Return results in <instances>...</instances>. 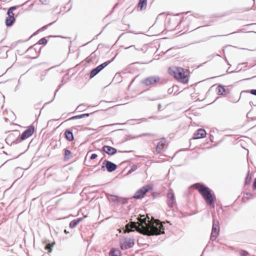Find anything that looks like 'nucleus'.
<instances>
[{"mask_svg":"<svg viewBox=\"0 0 256 256\" xmlns=\"http://www.w3.org/2000/svg\"><path fill=\"white\" fill-rule=\"evenodd\" d=\"M240 256H247L248 254V252L244 250H241L240 252Z\"/></svg>","mask_w":256,"mask_h":256,"instance_id":"nucleus-28","label":"nucleus"},{"mask_svg":"<svg viewBox=\"0 0 256 256\" xmlns=\"http://www.w3.org/2000/svg\"><path fill=\"white\" fill-rule=\"evenodd\" d=\"M147 0H140L138 4V7L140 10H142L144 6L146 4Z\"/></svg>","mask_w":256,"mask_h":256,"instance_id":"nucleus-23","label":"nucleus"},{"mask_svg":"<svg viewBox=\"0 0 256 256\" xmlns=\"http://www.w3.org/2000/svg\"><path fill=\"white\" fill-rule=\"evenodd\" d=\"M48 42V40L46 38H43L41 39H40L38 42V44L41 45V44H46Z\"/></svg>","mask_w":256,"mask_h":256,"instance_id":"nucleus-24","label":"nucleus"},{"mask_svg":"<svg viewBox=\"0 0 256 256\" xmlns=\"http://www.w3.org/2000/svg\"><path fill=\"white\" fill-rule=\"evenodd\" d=\"M90 116V114L86 113L84 114L80 115L75 116H74L71 117L69 120H76V119H80L86 116Z\"/></svg>","mask_w":256,"mask_h":256,"instance_id":"nucleus-18","label":"nucleus"},{"mask_svg":"<svg viewBox=\"0 0 256 256\" xmlns=\"http://www.w3.org/2000/svg\"><path fill=\"white\" fill-rule=\"evenodd\" d=\"M248 92V91H242V92Z\"/></svg>","mask_w":256,"mask_h":256,"instance_id":"nucleus-48","label":"nucleus"},{"mask_svg":"<svg viewBox=\"0 0 256 256\" xmlns=\"http://www.w3.org/2000/svg\"><path fill=\"white\" fill-rule=\"evenodd\" d=\"M159 76H154L146 78L145 79L142 80V82L144 84L148 86L156 83V82L159 81Z\"/></svg>","mask_w":256,"mask_h":256,"instance_id":"nucleus-7","label":"nucleus"},{"mask_svg":"<svg viewBox=\"0 0 256 256\" xmlns=\"http://www.w3.org/2000/svg\"><path fill=\"white\" fill-rule=\"evenodd\" d=\"M110 102H108L105 100H102L99 103L98 106L102 108V110H106L107 109H108L109 108H110L111 107H108L106 106V105L110 103Z\"/></svg>","mask_w":256,"mask_h":256,"instance_id":"nucleus-16","label":"nucleus"},{"mask_svg":"<svg viewBox=\"0 0 256 256\" xmlns=\"http://www.w3.org/2000/svg\"><path fill=\"white\" fill-rule=\"evenodd\" d=\"M138 225L134 222L126 224L124 233H130L134 231V228L137 232L144 235L154 236L164 234L163 224L159 220H154L153 221L148 220L144 216L138 218Z\"/></svg>","mask_w":256,"mask_h":256,"instance_id":"nucleus-1","label":"nucleus"},{"mask_svg":"<svg viewBox=\"0 0 256 256\" xmlns=\"http://www.w3.org/2000/svg\"><path fill=\"white\" fill-rule=\"evenodd\" d=\"M40 1L44 4H46L48 0H40Z\"/></svg>","mask_w":256,"mask_h":256,"instance_id":"nucleus-35","label":"nucleus"},{"mask_svg":"<svg viewBox=\"0 0 256 256\" xmlns=\"http://www.w3.org/2000/svg\"><path fill=\"white\" fill-rule=\"evenodd\" d=\"M114 58H112V60L106 61V62L102 64H101L98 66L97 67L98 68L99 70L100 71H101L104 68H105L107 66H108L111 62H112Z\"/></svg>","mask_w":256,"mask_h":256,"instance_id":"nucleus-17","label":"nucleus"},{"mask_svg":"<svg viewBox=\"0 0 256 256\" xmlns=\"http://www.w3.org/2000/svg\"><path fill=\"white\" fill-rule=\"evenodd\" d=\"M34 128L33 126H29L26 130H25L22 134L20 139L24 140L30 136L34 132Z\"/></svg>","mask_w":256,"mask_h":256,"instance_id":"nucleus-8","label":"nucleus"},{"mask_svg":"<svg viewBox=\"0 0 256 256\" xmlns=\"http://www.w3.org/2000/svg\"><path fill=\"white\" fill-rule=\"evenodd\" d=\"M16 9V8L15 6H12L8 8V10L10 12H12Z\"/></svg>","mask_w":256,"mask_h":256,"instance_id":"nucleus-34","label":"nucleus"},{"mask_svg":"<svg viewBox=\"0 0 256 256\" xmlns=\"http://www.w3.org/2000/svg\"><path fill=\"white\" fill-rule=\"evenodd\" d=\"M253 186L254 188H256V178L254 179V181L253 184Z\"/></svg>","mask_w":256,"mask_h":256,"instance_id":"nucleus-38","label":"nucleus"},{"mask_svg":"<svg viewBox=\"0 0 256 256\" xmlns=\"http://www.w3.org/2000/svg\"><path fill=\"white\" fill-rule=\"evenodd\" d=\"M210 141L212 142H213V140H213V138H214V136H210Z\"/></svg>","mask_w":256,"mask_h":256,"instance_id":"nucleus-40","label":"nucleus"},{"mask_svg":"<svg viewBox=\"0 0 256 256\" xmlns=\"http://www.w3.org/2000/svg\"><path fill=\"white\" fill-rule=\"evenodd\" d=\"M250 92L252 95L256 96V90H251Z\"/></svg>","mask_w":256,"mask_h":256,"instance_id":"nucleus-31","label":"nucleus"},{"mask_svg":"<svg viewBox=\"0 0 256 256\" xmlns=\"http://www.w3.org/2000/svg\"><path fill=\"white\" fill-rule=\"evenodd\" d=\"M83 220H84L83 218H80L77 219H75V220H76V222H77L78 224H79L80 222L82 221Z\"/></svg>","mask_w":256,"mask_h":256,"instance_id":"nucleus-30","label":"nucleus"},{"mask_svg":"<svg viewBox=\"0 0 256 256\" xmlns=\"http://www.w3.org/2000/svg\"><path fill=\"white\" fill-rule=\"evenodd\" d=\"M104 165L106 166V170L110 172L114 171L117 168L116 164L107 160H104Z\"/></svg>","mask_w":256,"mask_h":256,"instance_id":"nucleus-9","label":"nucleus"},{"mask_svg":"<svg viewBox=\"0 0 256 256\" xmlns=\"http://www.w3.org/2000/svg\"><path fill=\"white\" fill-rule=\"evenodd\" d=\"M152 134H149V133H144V134H142V135H140V136H152Z\"/></svg>","mask_w":256,"mask_h":256,"instance_id":"nucleus-37","label":"nucleus"},{"mask_svg":"<svg viewBox=\"0 0 256 256\" xmlns=\"http://www.w3.org/2000/svg\"><path fill=\"white\" fill-rule=\"evenodd\" d=\"M216 90H218V94L219 95H223L224 93L225 92L226 90L224 86L222 85H219L217 88Z\"/></svg>","mask_w":256,"mask_h":256,"instance_id":"nucleus-20","label":"nucleus"},{"mask_svg":"<svg viewBox=\"0 0 256 256\" xmlns=\"http://www.w3.org/2000/svg\"><path fill=\"white\" fill-rule=\"evenodd\" d=\"M72 152H71L68 150H65V154H64V160H69L70 158Z\"/></svg>","mask_w":256,"mask_h":256,"instance_id":"nucleus-22","label":"nucleus"},{"mask_svg":"<svg viewBox=\"0 0 256 256\" xmlns=\"http://www.w3.org/2000/svg\"><path fill=\"white\" fill-rule=\"evenodd\" d=\"M150 189H152V186L150 184L142 186L134 193V198L135 199H140L144 198V194Z\"/></svg>","mask_w":256,"mask_h":256,"instance_id":"nucleus-4","label":"nucleus"},{"mask_svg":"<svg viewBox=\"0 0 256 256\" xmlns=\"http://www.w3.org/2000/svg\"><path fill=\"white\" fill-rule=\"evenodd\" d=\"M134 244L133 238H124L120 242L121 248L123 250L132 248Z\"/></svg>","mask_w":256,"mask_h":256,"instance_id":"nucleus-6","label":"nucleus"},{"mask_svg":"<svg viewBox=\"0 0 256 256\" xmlns=\"http://www.w3.org/2000/svg\"><path fill=\"white\" fill-rule=\"evenodd\" d=\"M135 168H132L130 170H129L128 173H131L132 172L135 170Z\"/></svg>","mask_w":256,"mask_h":256,"instance_id":"nucleus-39","label":"nucleus"},{"mask_svg":"<svg viewBox=\"0 0 256 256\" xmlns=\"http://www.w3.org/2000/svg\"><path fill=\"white\" fill-rule=\"evenodd\" d=\"M64 232L66 234H68V232L66 230H64Z\"/></svg>","mask_w":256,"mask_h":256,"instance_id":"nucleus-45","label":"nucleus"},{"mask_svg":"<svg viewBox=\"0 0 256 256\" xmlns=\"http://www.w3.org/2000/svg\"><path fill=\"white\" fill-rule=\"evenodd\" d=\"M98 156V155L97 154H93L91 155L90 157V159L92 160H94L95 158H96Z\"/></svg>","mask_w":256,"mask_h":256,"instance_id":"nucleus-29","label":"nucleus"},{"mask_svg":"<svg viewBox=\"0 0 256 256\" xmlns=\"http://www.w3.org/2000/svg\"><path fill=\"white\" fill-rule=\"evenodd\" d=\"M226 61L227 62L228 65H229L230 66L231 65L230 64V63L228 62V61H227V60H226Z\"/></svg>","mask_w":256,"mask_h":256,"instance_id":"nucleus-46","label":"nucleus"},{"mask_svg":"<svg viewBox=\"0 0 256 256\" xmlns=\"http://www.w3.org/2000/svg\"><path fill=\"white\" fill-rule=\"evenodd\" d=\"M110 256H120V252L118 250L113 248L110 252Z\"/></svg>","mask_w":256,"mask_h":256,"instance_id":"nucleus-19","label":"nucleus"},{"mask_svg":"<svg viewBox=\"0 0 256 256\" xmlns=\"http://www.w3.org/2000/svg\"><path fill=\"white\" fill-rule=\"evenodd\" d=\"M54 244V242L52 244H47L45 246V249L46 250H48L49 252H52V246Z\"/></svg>","mask_w":256,"mask_h":256,"instance_id":"nucleus-26","label":"nucleus"},{"mask_svg":"<svg viewBox=\"0 0 256 256\" xmlns=\"http://www.w3.org/2000/svg\"><path fill=\"white\" fill-rule=\"evenodd\" d=\"M166 143V140L165 138H162V140L160 142L156 148V150L158 153H160L164 148V146Z\"/></svg>","mask_w":256,"mask_h":256,"instance_id":"nucleus-13","label":"nucleus"},{"mask_svg":"<svg viewBox=\"0 0 256 256\" xmlns=\"http://www.w3.org/2000/svg\"><path fill=\"white\" fill-rule=\"evenodd\" d=\"M234 72V71H230V72H227V73H228V74H231V73H232V72Z\"/></svg>","mask_w":256,"mask_h":256,"instance_id":"nucleus-43","label":"nucleus"},{"mask_svg":"<svg viewBox=\"0 0 256 256\" xmlns=\"http://www.w3.org/2000/svg\"><path fill=\"white\" fill-rule=\"evenodd\" d=\"M184 70V69L182 68L173 67L168 68V72L171 76L180 82L186 84L188 81V78Z\"/></svg>","mask_w":256,"mask_h":256,"instance_id":"nucleus-3","label":"nucleus"},{"mask_svg":"<svg viewBox=\"0 0 256 256\" xmlns=\"http://www.w3.org/2000/svg\"><path fill=\"white\" fill-rule=\"evenodd\" d=\"M134 48V50H137V49L135 48L134 46V45L130 46H128V47H126V48H124V49L126 50V49H128V48Z\"/></svg>","mask_w":256,"mask_h":256,"instance_id":"nucleus-36","label":"nucleus"},{"mask_svg":"<svg viewBox=\"0 0 256 256\" xmlns=\"http://www.w3.org/2000/svg\"><path fill=\"white\" fill-rule=\"evenodd\" d=\"M81 106H78L77 107V108H76V109H77V110H81Z\"/></svg>","mask_w":256,"mask_h":256,"instance_id":"nucleus-42","label":"nucleus"},{"mask_svg":"<svg viewBox=\"0 0 256 256\" xmlns=\"http://www.w3.org/2000/svg\"><path fill=\"white\" fill-rule=\"evenodd\" d=\"M64 134L66 138L70 142H71L74 140V135L72 132L70 130H67L64 132Z\"/></svg>","mask_w":256,"mask_h":256,"instance_id":"nucleus-15","label":"nucleus"},{"mask_svg":"<svg viewBox=\"0 0 256 256\" xmlns=\"http://www.w3.org/2000/svg\"><path fill=\"white\" fill-rule=\"evenodd\" d=\"M58 92V90H57L56 91V92H55V94H54V98H55L56 95V93Z\"/></svg>","mask_w":256,"mask_h":256,"instance_id":"nucleus-44","label":"nucleus"},{"mask_svg":"<svg viewBox=\"0 0 256 256\" xmlns=\"http://www.w3.org/2000/svg\"><path fill=\"white\" fill-rule=\"evenodd\" d=\"M251 179L252 176L250 175V174H248L246 177L245 178V184H248L251 182Z\"/></svg>","mask_w":256,"mask_h":256,"instance_id":"nucleus-27","label":"nucleus"},{"mask_svg":"<svg viewBox=\"0 0 256 256\" xmlns=\"http://www.w3.org/2000/svg\"><path fill=\"white\" fill-rule=\"evenodd\" d=\"M15 22V18L12 15L8 16L6 20V24L7 26H11Z\"/></svg>","mask_w":256,"mask_h":256,"instance_id":"nucleus-14","label":"nucleus"},{"mask_svg":"<svg viewBox=\"0 0 256 256\" xmlns=\"http://www.w3.org/2000/svg\"><path fill=\"white\" fill-rule=\"evenodd\" d=\"M216 56H220L219 54H216Z\"/></svg>","mask_w":256,"mask_h":256,"instance_id":"nucleus-49","label":"nucleus"},{"mask_svg":"<svg viewBox=\"0 0 256 256\" xmlns=\"http://www.w3.org/2000/svg\"><path fill=\"white\" fill-rule=\"evenodd\" d=\"M106 167V166L105 165H104V163L102 164V169L104 170V168Z\"/></svg>","mask_w":256,"mask_h":256,"instance_id":"nucleus-41","label":"nucleus"},{"mask_svg":"<svg viewBox=\"0 0 256 256\" xmlns=\"http://www.w3.org/2000/svg\"><path fill=\"white\" fill-rule=\"evenodd\" d=\"M160 106H161V104H158V108H159V109L160 108Z\"/></svg>","mask_w":256,"mask_h":256,"instance_id":"nucleus-47","label":"nucleus"},{"mask_svg":"<svg viewBox=\"0 0 256 256\" xmlns=\"http://www.w3.org/2000/svg\"><path fill=\"white\" fill-rule=\"evenodd\" d=\"M193 186L198 191L206 203L214 208L215 200L210 190L200 183H196Z\"/></svg>","mask_w":256,"mask_h":256,"instance_id":"nucleus-2","label":"nucleus"},{"mask_svg":"<svg viewBox=\"0 0 256 256\" xmlns=\"http://www.w3.org/2000/svg\"><path fill=\"white\" fill-rule=\"evenodd\" d=\"M78 224L76 220H74L70 222L69 226L70 228H74L78 225Z\"/></svg>","mask_w":256,"mask_h":256,"instance_id":"nucleus-25","label":"nucleus"},{"mask_svg":"<svg viewBox=\"0 0 256 256\" xmlns=\"http://www.w3.org/2000/svg\"><path fill=\"white\" fill-rule=\"evenodd\" d=\"M102 150L110 156L114 155L117 152V150L116 148L108 146H104L102 148Z\"/></svg>","mask_w":256,"mask_h":256,"instance_id":"nucleus-11","label":"nucleus"},{"mask_svg":"<svg viewBox=\"0 0 256 256\" xmlns=\"http://www.w3.org/2000/svg\"><path fill=\"white\" fill-rule=\"evenodd\" d=\"M206 136V130L203 128L198 129L194 135L193 138L194 140L204 138Z\"/></svg>","mask_w":256,"mask_h":256,"instance_id":"nucleus-10","label":"nucleus"},{"mask_svg":"<svg viewBox=\"0 0 256 256\" xmlns=\"http://www.w3.org/2000/svg\"><path fill=\"white\" fill-rule=\"evenodd\" d=\"M52 24V22H51V23L49 24H48V25H46V26H43V27H42L41 28H40V29L39 30H44L45 29H46V27H47V26H48V25H50V24Z\"/></svg>","mask_w":256,"mask_h":256,"instance_id":"nucleus-32","label":"nucleus"},{"mask_svg":"<svg viewBox=\"0 0 256 256\" xmlns=\"http://www.w3.org/2000/svg\"><path fill=\"white\" fill-rule=\"evenodd\" d=\"M220 232L219 222L216 220H214L212 227L210 235V240L214 241L216 240Z\"/></svg>","mask_w":256,"mask_h":256,"instance_id":"nucleus-5","label":"nucleus"},{"mask_svg":"<svg viewBox=\"0 0 256 256\" xmlns=\"http://www.w3.org/2000/svg\"><path fill=\"white\" fill-rule=\"evenodd\" d=\"M167 197L168 204L169 206L172 207L174 204V195L172 190L168 192Z\"/></svg>","mask_w":256,"mask_h":256,"instance_id":"nucleus-12","label":"nucleus"},{"mask_svg":"<svg viewBox=\"0 0 256 256\" xmlns=\"http://www.w3.org/2000/svg\"><path fill=\"white\" fill-rule=\"evenodd\" d=\"M100 71L99 70L98 68L96 66V68H94L92 70L90 74V78H92L94 76H96L98 74Z\"/></svg>","mask_w":256,"mask_h":256,"instance_id":"nucleus-21","label":"nucleus"},{"mask_svg":"<svg viewBox=\"0 0 256 256\" xmlns=\"http://www.w3.org/2000/svg\"><path fill=\"white\" fill-rule=\"evenodd\" d=\"M7 14H8V16H11V15H12L13 16H14V14L13 12H10L8 10L7 12Z\"/></svg>","mask_w":256,"mask_h":256,"instance_id":"nucleus-33","label":"nucleus"}]
</instances>
